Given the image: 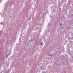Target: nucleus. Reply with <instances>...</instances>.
<instances>
[{
    "label": "nucleus",
    "mask_w": 73,
    "mask_h": 73,
    "mask_svg": "<svg viewBox=\"0 0 73 73\" xmlns=\"http://www.w3.org/2000/svg\"><path fill=\"white\" fill-rule=\"evenodd\" d=\"M62 56L65 59H66L68 57V55H64L63 56L62 55Z\"/></svg>",
    "instance_id": "f257e3e1"
},
{
    "label": "nucleus",
    "mask_w": 73,
    "mask_h": 73,
    "mask_svg": "<svg viewBox=\"0 0 73 73\" xmlns=\"http://www.w3.org/2000/svg\"><path fill=\"white\" fill-rule=\"evenodd\" d=\"M30 42H30V41L29 42H28V44H29V45H27V47H28V46H29V47L31 45H30L31 43H30Z\"/></svg>",
    "instance_id": "f03ea898"
},
{
    "label": "nucleus",
    "mask_w": 73,
    "mask_h": 73,
    "mask_svg": "<svg viewBox=\"0 0 73 73\" xmlns=\"http://www.w3.org/2000/svg\"><path fill=\"white\" fill-rule=\"evenodd\" d=\"M70 48H68V49H67V51L68 52H70Z\"/></svg>",
    "instance_id": "7ed1b4c3"
},
{
    "label": "nucleus",
    "mask_w": 73,
    "mask_h": 73,
    "mask_svg": "<svg viewBox=\"0 0 73 73\" xmlns=\"http://www.w3.org/2000/svg\"><path fill=\"white\" fill-rule=\"evenodd\" d=\"M43 45H44V43L41 42L40 43V45H41V46H43Z\"/></svg>",
    "instance_id": "20e7f679"
},
{
    "label": "nucleus",
    "mask_w": 73,
    "mask_h": 73,
    "mask_svg": "<svg viewBox=\"0 0 73 73\" xmlns=\"http://www.w3.org/2000/svg\"><path fill=\"white\" fill-rule=\"evenodd\" d=\"M8 58V55H7L6 56V58Z\"/></svg>",
    "instance_id": "39448f33"
},
{
    "label": "nucleus",
    "mask_w": 73,
    "mask_h": 73,
    "mask_svg": "<svg viewBox=\"0 0 73 73\" xmlns=\"http://www.w3.org/2000/svg\"><path fill=\"white\" fill-rule=\"evenodd\" d=\"M3 1V0H0V3H1V2H2Z\"/></svg>",
    "instance_id": "423d86ee"
},
{
    "label": "nucleus",
    "mask_w": 73,
    "mask_h": 73,
    "mask_svg": "<svg viewBox=\"0 0 73 73\" xmlns=\"http://www.w3.org/2000/svg\"><path fill=\"white\" fill-rule=\"evenodd\" d=\"M7 15V14H4V15L5 16H6Z\"/></svg>",
    "instance_id": "0eeeda50"
},
{
    "label": "nucleus",
    "mask_w": 73,
    "mask_h": 73,
    "mask_svg": "<svg viewBox=\"0 0 73 73\" xmlns=\"http://www.w3.org/2000/svg\"><path fill=\"white\" fill-rule=\"evenodd\" d=\"M4 9H5V11H6L7 10V9H6V8H4Z\"/></svg>",
    "instance_id": "6e6552de"
},
{
    "label": "nucleus",
    "mask_w": 73,
    "mask_h": 73,
    "mask_svg": "<svg viewBox=\"0 0 73 73\" xmlns=\"http://www.w3.org/2000/svg\"><path fill=\"white\" fill-rule=\"evenodd\" d=\"M60 25V27H62V25Z\"/></svg>",
    "instance_id": "1a4fd4ad"
},
{
    "label": "nucleus",
    "mask_w": 73,
    "mask_h": 73,
    "mask_svg": "<svg viewBox=\"0 0 73 73\" xmlns=\"http://www.w3.org/2000/svg\"><path fill=\"white\" fill-rule=\"evenodd\" d=\"M55 53H54L53 54H54Z\"/></svg>",
    "instance_id": "9d476101"
}]
</instances>
